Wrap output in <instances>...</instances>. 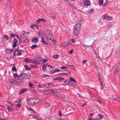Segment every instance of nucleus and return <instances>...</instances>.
Returning <instances> with one entry per match:
<instances>
[{"label":"nucleus","mask_w":120,"mask_h":120,"mask_svg":"<svg viewBox=\"0 0 120 120\" xmlns=\"http://www.w3.org/2000/svg\"><path fill=\"white\" fill-rule=\"evenodd\" d=\"M27 91V89H22L19 93V94H21L24 93L26 92Z\"/></svg>","instance_id":"obj_13"},{"label":"nucleus","mask_w":120,"mask_h":120,"mask_svg":"<svg viewBox=\"0 0 120 120\" xmlns=\"http://www.w3.org/2000/svg\"><path fill=\"white\" fill-rule=\"evenodd\" d=\"M81 26V23L79 22L76 24L74 27H76V28H78L79 29H80V28Z\"/></svg>","instance_id":"obj_11"},{"label":"nucleus","mask_w":120,"mask_h":120,"mask_svg":"<svg viewBox=\"0 0 120 120\" xmlns=\"http://www.w3.org/2000/svg\"><path fill=\"white\" fill-rule=\"evenodd\" d=\"M41 21V18H39V19L38 20H37L36 21V23L37 24L39 23Z\"/></svg>","instance_id":"obj_38"},{"label":"nucleus","mask_w":120,"mask_h":120,"mask_svg":"<svg viewBox=\"0 0 120 120\" xmlns=\"http://www.w3.org/2000/svg\"><path fill=\"white\" fill-rule=\"evenodd\" d=\"M46 34L47 39L49 40V41H52V38L53 37L52 33L50 31L49 32H48Z\"/></svg>","instance_id":"obj_3"},{"label":"nucleus","mask_w":120,"mask_h":120,"mask_svg":"<svg viewBox=\"0 0 120 120\" xmlns=\"http://www.w3.org/2000/svg\"><path fill=\"white\" fill-rule=\"evenodd\" d=\"M12 50V49L10 50L7 49H6L5 51L6 53L10 54L11 53Z\"/></svg>","instance_id":"obj_17"},{"label":"nucleus","mask_w":120,"mask_h":120,"mask_svg":"<svg viewBox=\"0 0 120 120\" xmlns=\"http://www.w3.org/2000/svg\"><path fill=\"white\" fill-rule=\"evenodd\" d=\"M54 85L52 83H48L47 84V85H44L41 86L40 88H43L44 87H46L45 88H46L49 87L50 86H54Z\"/></svg>","instance_id":"obj_9"},{"label":"nucleus","mask_w":120,"mask_h":120,"mask_svg":"<svg viewBox=\"0 0 120 120\" xmlns=\"http://www.w3.org/2000/svg\"><path fill=\"white\" fill-rule=\"evenodd\" d=\"M61 69H65V68L67 69V67L66 66H63L62 67H61Z\"/></svg>","instance_id":"obj_55"},{"label":"nucleus","mask_w":120,"mask_h":120,"mask_svg":"<svg viewBox=\"0 0 120 120\" xmlns=\"http://www.w3.org/2000/svg\"><path fill=\"white\" fill-rule=\"evenodd\" d=\"M17 82L19 83V84H23L24 82V81L22 80H20L18 82H16V83H17Z\"/></svg>","instance_id":"obj_36"},{"label":"nucleus","mask_w":120,"mask_h":120,"mask_svg":"<svg viewBox=\"0 0 120 120\" xmlns=\"http://www.w3.org/2000/svg\"><path fill=\"white\" fill-rule=\"evenodd\" d=\"M35 100L34 98H31L30 99H27V104L29 105H35L34 101Z\"/></svg>","instance_id":"obj_2"},{"label":"nucleus","mask_w":120,"mask_h":120,"mask_svg":"<svg viewBox=\"0 0 120 120\" xmlns=\"http://www.w3.org/2000/svg\"><path fill=\"white\" fill-rule=\"evenodd\" d=\"M117 100L119 101H120V96L118 97Z\"/></svg>","instance_id":"obj_64"},{"label":"nucleus","mask_w":120,"mask_h":120,"mask_svg":"<svg viewBox=\"0 0 120 120\" xmlns=\"http://www.w3.org/2000/svg\"><path fill=\"white\" fill-rule=\"evenodd\" d=\"M35 100H34L35 104H37V103L39 102L40 101V100L36 98H35Z\"/></svg>","instance_id":"obj_21"},{"label":"nucleus","mask_w":120,"mask_h":120,"mask_svg":"<svg viewBox=\"0 0 120 120\" xmlns=\"http://www.w3.org/2000/svg\"><path fill=\"white\" fill-rule=\"evenodd\" d=\"M25 69L26 70H30V69L29 68L27 65H25L24 66Z\"/></svg>","instance_id":"obj_33"},{"label":"nucleus","mask_w":120,"mask_h":120,"mask_svg":"<svg viewBox=\"0 0 120 120\" xmlns=\"http://www.w3.org/2000/svg\"><path fill=\"white\" fill-rule=\"evenodd\" d=\"M47 90L48 91V93L49 94H50L51 93L52 94H54V90L52 89H49Z\"/></svg>","instance_id":"obj_16"},{"label":"nucleus","mask_w":120,"mask_h":120,"mask_svg":"<svg viewBox=\"0 0 120 120\" xmlns=\"http://www.w3.org/2000/svg\"><path fill=\"white\" fill-rule=\"evenodd\" d=\"M64 74L65 75H68L67 73H66L65 72H63V73H61L60 74V75H63Z\"/></svg>","instance_id":"obj_60"},{"label":"nucleus","mask_w":120,"mask_h":120,"mask_svg":"<svg viewBox=\"0 0 120 120\" xmlns=\"http://www.w3.org/2000/svg\"><path fill=\"white\" fill-rule=\"evenodd\" d=\"M70 81L74 82H76V81L75 79L73 78L72 77H71L70 78Z\"/></svg>","instance_id":"obj_30"},{"label":"nucleus","mask_w":120,"mask_h":120,"mask_svg":"<svg viewBox=\"0 0 120 120\" xmlns=\"http://www.w3.org/2000/svg\"><path fill=\"white\" fill-rule=\"evenodd\" d=\"M28 110L30 111H31V112H33V113H35V112L34 110L33 109L31 108H28Z\"/></svg>","instance_id":"obj_23"},{"label":"nucleus","mask_w":120,"mask_h":120,"mask_svg":"<svg viewBox=\"0 0 120 120\" xmlns=\"http://www.w3.org/2000/svg\"><path fill=\"white\" fill-rule=\"evenodd\" d=\"M108 16L106 15H104L103 16V19L104 20L106 19L107 20L108 19Z\"/></svg>","instance_id":"obj_24"},{"label":"nucleus","mask_w":120,"mask_h":120,"mask_svg":"<svg viewBox=\"0 0 120 120\" xmlns=\"http://www.w3.org/2000/svg\"><path fill=\"white\" fill-rule=\"evenodd\" d=\"M31 66L33 68H36L38 67V66L35 65H31Z\"/></svg>","instance_id":"obj_53"},{"label":"nucleus","mask_w":120,"mask_h":120,"mask_svg":"<svg viewBox=\"0 0 120 120\" xmlns=\"http://www.w3.org/2000/svg\"><path fill=\"white\" fill-rule=\"evenodd\" d=\"M108 3V1L107 0L105 1V3L104 4V5H105L106 4Z\"/></svg>","instance_id":"obj_58"},{"label":"nucleus","mask_w":120,"mask_h":120,"mask_svg":"<svg viewBox=\"0 0 120 120\" xmlns=\"http://www.w3.org/2000/svg\"><path fill=\"white\" fill-rule=\"evenodd\" d=\"M115 68V69L114 71L115 72H116L120 71V66L119 64H117Z\"/></svg>","instance_id":"obj_6"},{"label":"nucleus","mask_w":120,"mask_h":120,"mask_svg":"<svg viewBox=\"0 0 120 120\" xmlns=\"http://www.w3.org/2000/svg\"><path fill=\"white\" fill-rule=\"evenodd\" d=\"M55 72H59L60 71V70L59 69L57 70L56 69L55 70Z\"/></svg>","instance_id":"obj_59"},{"label":"nucleus","mask_w":120,"mask_h":120,"mask_svg":"<svg viewBox=\"0 0 120 120\" xmlns=\"http://www.w3.org/2000/svg\"><path fill=\"white\" fill-rule=\"evenodd\" d=\"M12 70L13 71H16V69L15 66H14L12 68Z\"/></svg>","instance_id":"obj_43"},{"label":"nucleus","mask_w":120,"mask_h":120,"mask_svg":"<svg viewBox=\"0 0 120 120\" xmlns=\"http://www.w3.org/2000/svg\"><path fill=\"white\" fill-rule=\"evenodd\" d=\"M42 40L41 41L44 44H45L46 45H48V44L45 41L44 39L43 38H42L41 39Z\"/></svg>","instance_id":"obj_29"},{"label":"nucleus","mask_w":120,"mask_h":120,"mask_svg":"<svg viewBox=\"0 0 120 120\" xmlns=\"http://www.w3.org/2000/svg\"><path fill=\"white\" fill-rule=\"evenodd\" d=\"M21 104L19 103V104H16V105L19 108H20L21 106Z\"/></svg>","instance_id":"obj_48"},{"label":"nucleus","mask_w":120,"mask_h":120,"mask_svg":"<svg viewBox=\"0 0 120 120\" xmlns=\"http://www.w3.org/2000/svg\"><path fill=\"white\" fill-rule=\"evenodd\" d=\"M55 70H51L49 72V74H52L53 73H55Z\"/></svg>","instance_id":"obj_41"},{"label":"nucleus","mask_w":120,"mask_h":120,"mask_svg":"<svg viewBox=\"0 0 120 120\" xmlns=\"http://www.w3.org/2000/svg\"><path fill=\"white\" fill-rule=\"evenodd\" d=\"M97 120V118H95L94 119L92 118H88L87 119V120Z\"/></svg>","instance_id":"obj_57"},{"label":"nucleus","mask_w":120,"mask_h":120,"mask_svg":"<svg viewBox=\"0 0 120 120\" xmlns=\"http://www.w3.org/2000/svg\"><path fill=\"white\" fill-rule=\"evenodd\" d=\"M41 57L40 56H36L35 57V60L36 64H39L41 60Z\"/></svg>","instance_id":"obj_4"},{"label":"nucleus","mask_w":120,"mask_h":120,"mask_svg":"<svg viewBox=\"0 0 120 120\" xmlns=\"http://www.w3.org/2000/svg\"><path fill=\"white\" fill-rule=\"evenodd\" d=\"M21 79H25V76L26 73H22L21 74Z\"/></svg>","instance_id":"obj_20"},{"label":"nucleus","mask_w":120,"mask_h":120,"mask_svg":"<svg viewBox=\"0 0 120 120\" xmlns=\"http://www.w3.org/2000/svg\"><path fill=\"white\" fill-rule=\"evenodd\" d=\"M13 41L14 43L17 44L18 42V41L16 38H14L13 39Z\"/></svg>","instance_id":"obj_44"},{"label":"nucleus","mask_w":120,"mask_h":120,"mask_svg":"<svg viewBox=\"0 0 120 120\" xmlns=\"http://www.w3.org/2000/svg\"><path fill=\"white\" fill-rule=\"evenodd\" d=\"M64 80L65 79L64 78H61L60 77H57L55 78H54L53 79V80H58L59 81H62Z\"/></svg>","instance_id":"obj_10"},{"label":"nucleus","mask_w":120,"mask_h":120,"mask_svg":"<svg viewBox=\"0 0 120 120\" xmlns=\"http://www.w3.org/2000/svg\"><path fill=\"white\" fill-rule=\"evenodd\" d=\"M25 76V79H29L31 77L30 75L26 73Z\"/></svg>","instance_id":"obj_19"},{"label":"nucleus","mask_w":120,"mask_h":120,"mask_svg":"<svg viewBox=\"0 0 120 120\" xmlns=\"http://www.w3.org/2000/svg\"><path fill=\"white\" fill-rule=\"evenodd\" d=\"M72 84L71 82V81L69 80V81H68V82H67V83H66V84L67 85H71Z\"/></svg>","instance_id":"obj_39"},{"label":"nucleus","mask_w":120,"mask_h":120,"mask_svg":"<svg viewBox=\"0 0 120 120\" xmlns=\"http://www.w3.org/2000/svg\"><path fill=\"white\" fill-rule=\"evenodd\" d=\"M6 5L7 7V9L10 10L11 9V8L12 6L10 0H7Z\"/></svg>","instance_id":"obj_5"},{"label":"nucleus","mask_w":120,"mask_h":120,"mask_svg":"<svg viewBox=\"0 0 120 120\" xmlns=\"http://www.w3.org/2000/svg\"><path fill=\"white\" fill-rule=\"evenodd\" d=\"M43 94L45 95H47L49 94L47 90L43 92Z\"/></svg>","instance_id":"obj_45"},{"label":"nucleus","mask_w":120,"mask_h":120,"mask_svg":"<svg viewBox=\"0 0 120 120\" xmlns=\"http://www.w3.org/2000/svg\"><path fill=\"white\" fill-rule=\"evenodd\" d=\"M17 54L18 56H21L22 55V53L21 52H20L18 53H17Z\"/></svg>","instance_id":"obj_61"},{"label":"nucleus","mask_w":120,"mask_h":120,"mask_svg":"<svg viewBox=\"0 0 120 120\" xmlns=\"http://www.w3.org/2000/svg\"><path fill=\"white\" fill-rule=\"evenodd\" d=\"M31 59L28 58H27L25 59L24 61L26 63H30Z\"/></svg>","instance_id":"obj_18"},{"label":"nucleus","mask_w":120,"mask_h":120,"mask_svg":"<svg viewBox=\"0 0 120 120\" xmlns=\"http://www.w3.org/2000/svg\"><path fill=\"white\" fill-rule=\"evenodd\" d=\"M10 35L12 37H14L15 36V35L11 33L10 34Z\"/></svg>","instance_id":"obj_51"},{"label":"nucleus","mask_w":120,"mask_h":120,"mask_svg":"<svg viewBox=\"0 0 120 120\" xmlns=\"http://www.w3.org/2000/svg\"><path fill=\"white\" fill-rule=\"evenodd\" d=\"M94 12V10L93 8H91L90 11V14H92Z\"/></svg>","instance_id":"obj_49"},{"label":"nucleus","mask_w":120,"mask_h":120,"mask_svg":"<svg viewBox=\"0 0 120 120\" xmlns=\"http://www.w3.org/2000/svg\"><path fill=\"white\" fill-rule=\"evenodd\" d=\"M37 47V45H34L32 46L31 47V48L32 49H34L35 48H36Z\"/></svg>","instance_id":"obj_35"},{"label":"nucleus","mask_w":120,"mask_h":120,"mask_svg":"<svg viewBox=\"0 0 120 120\" xmlns=\"http://www.w3.org/2000/svg\"><path fill=\"white\" fill-rule=\"evenodd\" d=\"M25 1L26 2V4L28 5H30L31 4V2L29 0H28L26 1Z\"/></svg>","instance_id":"obj_27"},{"label":"nucleus","mask_w":120,"mask_h":120,"mask_svg":"<svg viewBox=\"0 0 120 120\" xmlns=\"http://www.w3.org/2000/svg\"><path fill=\"white\" fill-rule=\"evenodd\" d=\"M13 76L14 78H17V76H18V75L17 74L13 73Z\"/></svg>","instance_id":"obj_47"},{"label":"nucleus","mask_w":120,"mask_h":120,"mask_svg":"<svg viewBox=\"0 0 120 120\" xmlns=\"http://www.w3.org/2000/svg\"><path fill=\"white\" fill-rule=\"evenodd\" d=\"M35 117H36V118H37L39 120H42V119L40 117H38V116H35Z\"/></svg>","instance_id":"obj_56"},{"label":"nucleus","mask_w":120,"mask_h":120,"mask_svg":"<svg viewBox=\"0 0 120 120\" xmlns=\"http://www.w3.org/2000/svg\"><path fill=\"white\" fill-rule=\"evenodd\" d=\"M4 38L7 41L9 39V37L6 35H5L4 36Z\"/></svg>","instance_id":"obj_34"},{"label":"nucleus","mask_w":120,"mask_h":120,"mask_svg":"<svg viewBox=\"0 0 120 120\" xmlns=\"http://www.w3.org/2000/svg\"><path fill=\"white\" fill-rule=\"evenodd\" d=\"M72 63L70 62H68L67 64V65L69 66H70L71 65Z\"/></svg>","instance_id":"obj_54"},{"label":"nucleus","mask_w":120,"mask_h":120,"mask_svg":"<svg viewBox=\"0 0 120 120\" xmlns=\"http://www.w3.org/2000/svg\"><path fill=\"white\" fill-rule=\"evenodd\" d=\"M16 45L17 44L14 43L12 45V47L13 48H14L16 47Z\"/></svg>","instance_id":"obj_50"},{"label":"nucleus","mask_w":120,"mask_h":120,"mask_svg":"<svg viewBox=\"0 0 120 120\" xmlns=\"http://www.w3.org/2000/svg\"><path fill=\"white\" fill-rule=\"evenodd\" d=\"M50 106V105L49 104L46 103L45 104V107L46 108Z\"/></svg>","instance_id":"obj_31"},{"label":"nucleus","mask_w":120,"mask_h":120,"mask_svg":"<svg viewBox=\"0 0 120 120\" xmlns=\"http://www.w3.org/2000/svg\"><path fill=\"white\" fill-rule=\"evenodd\" d=\"M71 44L70 42L69 41L67 42H63L62 43V45L63 47H67L68 45H70Z\"/></svg>","instance_id":"obj_7"},{"label":"nucleus","mask_w":120,"mask_h":120,"mask_svg":"<svg viewBox=\"0 0 120 120\" xmlns=\"http://www.w3.org/2000/svg\"><path fill=\"white\" fill-rule=\"evenodd\" d=\"M57 117L56 116H54L50 117L46 119V120H57Z\"/></svg>","instance_id":"obj_8"},{"label":"nucleus","mask_w":120,"mask_h":120,"mask_svg":"<svg viewBox=\"0 0 120 120\" xmlns=\"http://www.w3.org/2000/svg\"><path fill=\"white\" fill-rule=\"evenodd\" d=\"M38 41V39L36 38H34L32 39V40L31 41L35 42V43H37Z\"/></svg>","instance_id":"obj_15"},{"label":"nucleus","mask_w":120,"mask_h":120,"mask_svg":"<svg viewBox=\"0 0 120 120\" xmlns=\"http://www.w3.org/2000/svg\"><path fill=\"white\" fill-rule=\"evenodd\" d=\"M80 29L74 27L73 30V34L75 36H77L79 35L80 33Z\"/></svg>","instance_id":"obj_1"},{"label":"nucleus","mask_w":120,"mask_h":120,"mask_svg":"<svg viewBox=\"0 0 120 120\" xmlns=\"http://www.w3.org/2000/svg\"><path fill=\"white\" fill-rule=\"evenodd\" d=\"M29 86L30 87H32L34 86L33 84L31 83H29Z\"/></svg>","instance_id":"obj_40"},{"label":"nucleus","mask_w":120,"mask_h":120,"mask_svg":"<svg viewBox=\"0 0 120 120\" xmlns=\"http://www.w3.org/2000/svg\"><path fill=\"white\" fill-rule=\"evenodd\" d=\"M103 3V0H99V3L100 5H102Z\"/></svg>","instance_id":"obj_37"},{"label":"nucleus","mask_w":120,"mask_h":120,"mask_svg":"<svg viewBox=\"0 0 120 120\" xmlns=\"http://www.w3.org/2000/svg\"><path fill=\"white\" fill-rule=\"evenodd\" d=\"M83 3L84 5H88L90 4V2L87 0H84Z\"/></svg>","instance_id":"obj_14"},{"label":"nucleus","mask_w":120,"mask_h":120,"mask_svg":"<svg viewBox=\"0 0 120 120\" xmlns=\"http://www.w3.org/2000/svg\"><path fill=\"white\" fill-rule=\"evenodd\" d=\"M57 96L59 98H64L65 97V95L63 94H59L57 95Z\"/></svg>","instance_id":"obj_12"},{"label":"nucleus","mask_w":120,"mask_h":120,"mask_svg":"<svg viewBox=\"0 0 120 120\" xmlns=\"http://www.w3.org/2000/svg\"><path fill=\"white\" fill-rule=\"evenodd\" d=\"M118 97L115 94H114L112 96V98L115 100H117Z\"/></svg>","instance_id":"obj_22"},{"label":"nucleus","mask_w":120,"mask_h":120,"mask_svg":"<svg viewBox=\"0 0 120 120\" xmlns=\"http://www.w3.org/2000/svg\"><path fill=\"white\" fill-rule=\"evenodd\" d=\"M30 28L33 29L34 28V25H32V24L30 27Z\"/></svg>","instance_id":"obj_63"},{"label":"nucleus","mask_w":120,"mask_h":120,"mask_svg":"<svg viewBox=\"0 0 120 120\" xmlns=\"http://www.w3.org/2000/svg\"><path fill=\"white\" fill-rule=\"evenodd\" d=\"M51 16L53 19H55L56 18V14H51Z\"/></svg>","instance_id":"obj_25"},{"label":"nucleus","mask_w":120,"mask_h":120,"mask_svg":"<svg viewBox=\"0 0 120 120\" xmlns=\"http://www.w3.org/2000/svg\"><path fill=\"white\" fill-rule=\"evenodd\" d=\"M30 63H34L36 64V62H35V60L33 59L31 60V61H30Z\"/></svg>","instance_id":"obj_42"},{"label":"nucleus","mask_w":120,"mask_h":120,"mask_svg":"<svg viewBox=\"0 0 120 120\" xmlns=\"http://www.w3.org/2000/svg\"><path fill=\"white\" fill-rule=\"evenodd\" d=\"M59 56V55H55L53 56V58L55 59H57Z\"/></svg>","instance_id":"obj_28"},{"label":"nucleus","mask_w":120,"mask_h":120,"mask_svg":"<svg viewBox=\"0 0 120 120\" xmlns=\"http://www.w3.org/2000/svg\"><path fill=\"white\" fill-rule=\"evenodd\" d=\"M7 109L9 112H11L12 111L11 107L9 106L8 105L7 106Z\"/></svg>","instance_id":"obj_26"},{"label":"nucleus","mask_w":120,"mask_h":120,"mask_svg":"<svg viewBox=\"0 0 120 120\" xmlns=\"http://www.w3.org/2000/svg\"><path fill=\"white\" fill-rule=\"evenodd\" d=\"M49 76L48 75H43V77L44 78H46L48 77Z\"/></svg>","instance_id":"obj_52"},{"label":"nucleus","mask_w":120,"mask_h":120,"mask_svg":"<svg viewBox=\"0 0 120 120\" xmlns=\"http://www.w3.org/2000/svg\"><path fill=\"white\" fill-rule=\"evenodd\" d=\"M42 60H43V62L44 63L47 62L48 61L46 59H43Z\"/></svg>","instance_id":"obj_62"},{"label":"nucleus","mask_w":120,"mask_h":120,"mask_svg":"<svg viewBox=\"0 0 120 120\" xmlns=\"http://www.w3.org/2000/svg\"><path fill=\"white\" fill-rule=\"evenodd\" d=\"M21 74H20L17 77V79L18 80H20L21 79Z\"/></svg>","instance_id":"obj_46"},{"label":"nucleus","mask_w":120,"mask_h":120,"mask_svg":"<svg viewBox=\"0 0 120 120\" xmlns=\"http://www.w3.org/2000/svg\"><path fill=\"white\" fill-rule=\"evenodd\" d=\"M46 65H44L43 66V67L42 68V69L43 71H45V69L46 67Z\"/></svg>","instance_id":"obj_32"}]
</instances>
